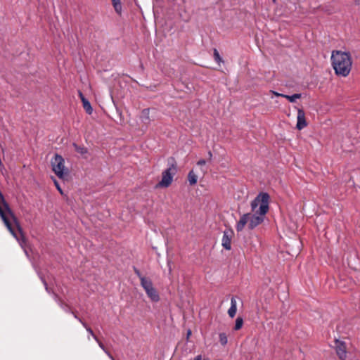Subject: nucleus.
I'll list each match as a JSON object with an SVG mask.
<instances>
[{"mask_svg":"<svg viewBox=\"0 0 360 360\" xmlns=\"http://www.w3.org/2000/svg\"><path fill=\"white\" fill-rule=\"evenodd\" d=\"M237 304L235 297L231 299V307L228 310V314L231 318H233L236 314Z\"/></svg>","mask_w":360,"mask_h":360,"instance_id":"obj_13","label":"nucleus"},{"mask_svg":"<svg viewBox=\"0 0 360 360\" xmlns=\"http://www.w3.org/2000/svg\"><path fill=\"white\" fill-rule=\"evenodd\" d=\"M140 120L142 123H143L146 126H148L150 123V109L145 108L142 110L140 115Z\"/></svg>","mask_w":360,"mask_h":360,"instance_id":"obj_10","label":"nucleus"},{"mask_svg":"<svg viewBox=\"0 0 360 360\" xmlns=\"http://www.w3.org/2000/svg\"><path fill=\"white\" fill-rule=\"evenodd\" d=\"M335 347L338 357L341 360H345L347 358V347L345 342L336 340L335 342Z\"/></svg>","mask_w":360,"mask_h":360,"instance_id":"obj_7","label":"nucleus"},{"mask_svg":"<svg viewBox=\"0 0 360 360\" xmlns=\"http://www.w3.org/2000/svg\"><path fill=\"white\" fill-rule=\"evenodd\" d=\"M331 63L337 75L347 77L349 74L352 65L349 53L333 51L331 55Z\"/></svg>","mask_w":360,"mask_h":360,"instance_id":"obj_3","label":"nucleus"},{"mask_svg":"<svg viewBox=\"0 0 360 360\" xmlns=\"http://www.w3.org/2000/svg\"><path fill=\"white\" fill-rule=\"evenodd\" d=\"M177 172V167L174 158H171L169 162V167L164 170L162 173V179L157 184V187L160 188H167L169 187L172 181L173 177Z\"/></svg>","mask_w":360,"mask_h":360,"instance_id":"obj_4","label":"nucleus"},{"mask_svg":"<svg viewBox=\"0 0 360 360\" xmlns=\"http://www.w3.org/2000/svg\"><path fill=\"white\" fill-rule=\"evenodd\" d=\"M53 182H54V184L57 188V190L59 191V193L61 194V195H63V191L62 190V188H60L58 182L57 181V180L54 178H53Z\"/></svg>","mask_w":360,"mask_h":360,"instance_id":"obj_25","label":"nucleus"},{"mask_svg":"<svg viewBox=\"0 0 360 360\" xmlns=\"http://www.w3.org/2000/svg\"><path fill=\"white\" fill-rule=\"evenodd\" d=\"M112 6L118 14L122 13V4L120 0H112Z\"/></svg>","mask_w":360,"mask_h":360,"instance_id":"obj_16","label":"nucleus"},{"mask_svg":"<svg viewBox=\"0 0 360 360\" xmlns=\"http://www.w3.org/2000/svg\"><path fill=\"white\" fill-rule=\"evenodd\" d=\"M52 170L61 179H65L68 174V169L65 167V160L63 158L58 155L55 154L51 161Z\"/></svg>","mask_w":360,"mask_h":360,"instance_id":"obj_5","label":"nucleus"},{"mask_svg":"<svg viewBox=\"0 0 360 360\" xmlns=\"http://www.w3.org/2000/svg\"><path fill=\"white\" fill-rule=\"evenodd\" d=\"M74 147H75V150L80 153L81 155H84V154H86L88 153V150L85 147H82V146H79L75 143H74Z\"/></svg>","mask_w":360,"mask_h":360,"instance_id":"obj_19","label":"nucleus"},{"mask_svg":"<svg viewBox=\"0 0 360 360\" xmlns=\"http://www.w3.org/2000/svg\"><path fill=\"white\" fill-rule=\"evenodd\" d=\"M70 313L73 315L74 318L76 319L77 320H78L82 324V323H85L73 311H72Z\"/></svg>","mask_w":360,"mask_h":360,"instance_id":"obj_27","label":"nucleus"},{"mask_svg":"<svg viewBox=\"0 0 360 360\" xmlns=\"http://www.w3.org/2000/svg\"><path fill=\"white\" fill-rule=\"evenodd\" d=\"M59 304L65 311L68 313H70L72 311L70 307L68 304L63 303V302L60 301Z\"/></svg>","mask_w":360,"mask_h":360,"instance_id":"obj_24","label":"nucleus"},{"mask_svg":"<svg viewBox=\"0 0 360 360\" xmlns=\"http://www.w3.org/2000/svg\"><path fill=\"white\" fill-rule=\"evenodd\" d=\"M146 293L151 302H158L160 301L159 293L154 287L152 289L149 290Z\"/></svg>","mask_w":360,"mask_h":360,"instance_id":"obj_11","label":"nucleus"},{"mask_svg":"<svg viewBox=\"0 0 360 360\" xmlns=\"http://www.w3.org/2000/svg\"><path fill=\"white\" fill-rule=\"evenodd\" d=\"M43 282H44V285H45V286H46V290H48L46 283L44 281H43Z\"/></svg>","mask_w":360,"mask_h":360,"instance_id":"obj_36","label":"nucleus"},{"mask_svg":"<svg viewBox=\"0 0 360 360\" xmlns=\"http://www.w3.org/2000/svg\"><path fill=\"white\" fill-rule=\"evenodd\" d=\"M302 96L301 94H295L291 96L285 95V98H287L290 103H294L297 99L300 98Z\"/></svg>","mask_w":360,"mask_h":360,"instance_id":"obj_18","label":"nucleus"},{"mask_svg":"<svg viewBox=\"0 0 360 360\" xmlns=\"http://www.w3.org/2000/svg\"><path fill=\"white\" fill-rule=\"evenodd\" d=\"M297 125L296 127L297 129L301 130L307 127V123L305 119V113L302 109L297 110Z\"/></svg>","mask_w":360,"mask_h":360,"instance_id":"obj_8","label":"nucleus"},{"mask_svg":"<svg viewBox=\"0 0 360 360\" xmlns=\"http://www.w3.org/2000/svg\"><path fill=\"white\" fill-rule=\"evenodd\" d=\"M243 324V320L241 317H238L236 320L234 330H238L240 329Z\"/></svg>","mask_w":360,"mask_h":360,"instance_id":"obj_20","label":"nucleus"},{"mask_svg":"<svg viewBox=\"0 0 360 360\" xmlns=\"http://www.w3.org/2000/svg\"><path fill=\"white\" fill-rule=\"evenodd\" d=\"M250 213L243 214L239 221L236 223V229L238 232H240L243 230L245 225L249 224Z\"/></svg>","mask_w":360,"mask_h":360,"instance_id":"obj_9","label":"nucleus"},{"mask_svg":"<svg viewBox=\"0 0 360 360\" xmlns=\"http://www.w3.org/2000/svg\"><path fill=\"white\" fill-rule=\"evenodd\" d=\"M219 341L222 345H226L228 342L227 336L224 333H219Z\"/></svg>","mask_w":360,"mask_h":360,"instance_id":"obj_22","label":"nucleus"},{"mask_svg":"<svg viewBox=\"0 0 360 360\" xmlns=\"http://www.w3.org/2000/svg\"><path fill=\"white\" fill-rule=\"evenodd\" d=\"M214 58L215 61L218 63H219L220 62L222 61V59H221L218 51L216 49H214Z\"/></svg>","mask_w":360,"mask_h":360,"instance_id":"obj_23","label":"nucleus"},{"mask_svg":"<svg viewBox=\"0 0 360 360\" xmlns=\"http://www.w3.org/2000/svg\"><path fill=\"white\" fill-rule=\"evenodd\" d=\"M269 199L270 196L267 193L262 192L251 202L252 213H250L249 229H254L264 221L269 209Z\"/></svg>","mask_w":360,"mask_h":360,"instance_id":"obj_2","label":"nucleus"},{"mask_svg":"<svg viewBox=\"0 0 360 360\" xmlns=\"http://www.w3.org/2000/svg\"><path fill=\"white\" fill-rule=\"evenodd\" d=\"M82 102L83 108L85 110V111L86 112V113L89 115H91L93 112V108L91 105L90 102L87 99H83V101H82Z\"/></svg>","mask_w":360,"mask_h":360,"instance_id":"obj_15","label":"nucleus"},{"mask_svg":"<svg viewBox=\"0 0 360 360\" xmlns=\"http://www.w3.org/2000/svg\"><path fill=\"white\" fill-rule=\"evenodd\" d=\"M0 171H1V174L3 175H4L5 167H4V169H3L2 167H0Z\"/></svg>","mask_w":360,"mask_h":360,"instance_id":"obj_33","label":"nucleus"},{"mask_svg":"<svg viewBox=\"0 0 360 360\" xmlns=\"http://www.w3.org/2000/svg\"><path fill=\"white\" fill-rule=\"evenodd\" d=\"M194 360H202V356L198 355L195 357Z\"/></svg>","mask_w":360,"mask_h":360,"instance_id":"obj_32","label":"nucleus"},{"mask_svg":"<svg viewBox=\"0 0 360 360\" xmlns=\"http://www.w3.org/2000/svg\"><path fill=\"white\" fill-rule=\"evenodd\" d=\"M271 92L276 96H281V97H283L285 98V94H280V93H278L276 91H271Z\"/></svg>","mask_w":360,"mask_h":360,"instance_id":"obj_29","label":"nucleus"},{"mask_svg":"<svg viewBox=\"0 0 360 360\" xmlns=\"http://www.w3.org/2000/svg\"><path fill=\"white\" fill-rule=\"evenodd\" d=\"M208 156L210 157V158H211L212 157V153L211 151L208 152Z\"/></svg>","mask_w":360,"mask_h":360,"instance_id":"obj_34","label":"nucleus"},{"mask_svg":"<svg viewBox=\"0 0 360 360\" xmlns=\"http://www.w3.org/2000/svg\"><path fill=\"white\" fill-rule=\"evenodd\" d=\"M188 181L189 184L193 186L196 184L198 181V176L195 174L193 170H191L188 174Z\"/></svg>","mask_w":360,"mask_h":360,"instance_id":"obj_14","label":"nucleus"},{"mask_svg":"<svg viewBox=\"0 0 360 360\" xmlns=\"http://www.w3.org/2000/svg\"><path fill=\"white\" fill-rule=\"evenodd\" d=\"M205 164H206V161H205V160H203V159L200 160H199V161H198V162H197V165H198V166H200V167L204 166Z\"/></svg>","mask_w":360,"mask_h":360,"instance_id":"obj_28","label":"nucleus"},{"mask_svg":"<svg viewBox=\"0 0 360 360\" xmlns=\"http://www.w3.org/2000/svg\"><path fill=\"white\" fill-rule=\"evenodd\" d=\"M201 170H202L203 174H205L207 172V170L203 169V168H201Z\"/></svg>","mask_w":360,"mask_h":360,"instance_id":"obj_35","label":"nucleus"},{"mask_svg":"<svg viewBox=\"0 0 360 360\" xmlns=\"http://www.w3.org/2000/svg\"><path fill=\"white\" fill-rule=\"evenodd\" d=\"M98 346L101 349L103 350V352L107 354V356L111 359V360H115V358L112 356V354L110 353L108 350L106 349L104 345L98 339V341H96Z\"/></svg>","mask_w":360,"mask_h":360,"instance_id":"obj_17","label":"nucleus"},{"mask_svg":"<svg viewBox=\"0 0 360 360\" xmlns=\"http://www.w3.org/2000/svg\"><path fill=\"white\" fill-rule=\"evenodd\" d=\"M233 234V231L231 229H226L223 232L221 245L226 250H230L231 249V240Z\"/></svg>","mask_w":360,"mask_h":360,"instance_id":"obj_6","label":"nucleus"},{"mask_svg":"<svg viewBox=\"0 0 360 360\" xmlns=\"http://www.w3.org/2000/svg\"><path fill=\"white\" fill-rule=\"evenodd\" d=\"M82 326L85 328V329L89 333V335H91L96 341H98V338L95 335L92 329L90 327H89L86 323H82Z\"/></svg>","mask_w":360,"mask_h":360,"instance_id":"obj_21","label":"nucleus"},{"mask_svg":"<svg viewBox=\"0 0 360 360\" xmlns=\"http://www.w3.org/2000/svg\"><path fill=\"white\" fill-rule=\"evenodd\" d=\"M191 335V330H188L187 334H186V339L188 340L189 337Z\"/></svg>","mask_w":360,"mask_h":360,"instance_id":"obj_31","label":"nucleus"},{"mask_svg":"<svg viewBox=\"0 0 360 360\" xmlns=\"http://www.w3.org/2000/svg\"><path fill=\"white\" fill-rule=\"evenodd\" d=\"M79 96L82 101H83V99H86L81 91H79Z\"/></svg>","mask_w":360,"mask_h":360,"instance_id":"obj_30","label":"nucleus"},{"mask_svg":"<svg viewBox=\"0 0 360 360\" xmlns=\"http://www.w3.org/2000/svg\"><path fill=\"white\" fill-rule=\"evenodd\" d=\"M0 201L5 208V210H4L0 206L1 218L12 236L18 241L20 245L24 248V245L26 243V238L22 233V229L16 217L10 209L8 204L5 200L4 195L1 191Z\"/></svg>","mask_w":360,"mask_h":360,"instance_id":"obj_1","label":"nucleus"},{"mask_svg":"<svg viewBox=\"0 0 360 360\" xmlns=\"http://www.w3.org/2000/svg\"><path fill=\"white\" fill-rule=\"evenodd\" d=\"M141 285L146 292L154 287L151 280L148 278H141Z\"/></svg>","mask_w":360,"mask_h":360,"instance_id":"obj_12","label":"nucleus"},{"mask_svg":"<svg viewBox=\"0 0 360 360\" xmlns=\"http://www.w3.org/2000/svg\"><path fill=\"white\" fill-rule=\"evenodd\" d=\"M134 271L135 274L137 275V276L139 277V278L140 279V281H141V278H146L141 274L140 271L137 268L134 267Z\"/></svg>","mask_w":360,"mask_h":360,"instance_id":"obj_26","label":"nucleus"}]
</instances>
